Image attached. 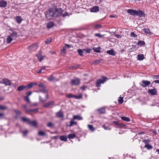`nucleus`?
<instances>
[{"instance_id":"5fc2aeb1","label":"nucleus","mask_w":159,"mask_h":159,"mask_svg":"<svg viewBox=\"0 0 159 159\" xmlns=\"http://www.w3.org/2000/svg\"><path fill=\"white\" fill-rule=\"evenodd\" d=\"M69 13L68 12L66 11H65V12L63 14H62L61 15V16H62L63 17H65L66 16H69V15H68Z\"/></svg>"},{"instance_id":"864d4df0","label":"nucleus","mask_w":159,"mask_h":159,"mask_svg":"<svg viewBox=\"0 0 159 159\" xmlns=\"http://www.w3.org/2000/svg\"><path fill=\"white\" fill-rule=\"evenodd\" d=\"M74 96L75 95L71 94H68L66 96V97L69 98H74Z\"/></svg>"},{"instance_id":"79ce46f5","label":"nucleus","mask_w":159,"mask_h":159,"mask_svg":"<svg viewBox=\"0 0 159 159\" xmlns=\"http://www.w3.org/2000/svg\"><path fill=\"white\" fill-rule=\"evenodd\" d=\"M28 112H33L34 113H36L38 111V109L35 108L32 110H29L28 111Z\"/></svg>"},{"instance_id":"2eb2a0df","label":"nucleus","mask_w":159,"mask_h":159,"mask_svg":"<svg viewBox=\"0 0 159 159\" xmlns=\"http://www.w3.org/2000/svg\"><path fill=\"white\" fill-rule=\"evenodd\" d=\"M106 52L107 53L112 56H115L116 53L114 50L112 49L111 50H107Z\"/></svg>"},{"instance_id":"680f3d73","label":"nucleus","mask_w":159,"mask_h":159,"mask_svg":"<svg viewBox=\"0 0 159 159\" xmlns=\"http://www.w3.org/2000/svg\"><path fill=\"white\" fill-rule=\"evenodd\" d=\"M23 107L25 109V112L26 113H28V111H28L29 110H28L27 109L26 105H24L23 106Z\"/></svg>"},{"instance_id":"2f4dec72","label":"nucleus","mask_w":159,"mask_h":159,"mask_svg":"<svg viewBox=\"0 0 159 159\" xmlns=\"http://www.w3.org/2000/svg\"><path fill=\"white\" fill-rule=\"evenodd\" d=\"M100 49L101 48L100 47H98V48L93 47V49L95 52L98 53H99L100 52Z\"/></svg>"},{"instance_id":"c03bdc74","label":"nucleus","mask_w":159,"mask_h":159,"mask_svg":"<svg viewBox=\"0 0 159 159\" xmlns=\"http://www.w3.org/2000/svg\"><path fill=\"white\" fill-rule=\"evenodd\" d=\"M94 35L96 37H98L99 38H102L104 36V35H102L100 34L96 33L94 34Z\"/></svg>"},{"instance_id":"412c9836","label":"nucleus","mask_w":159,"mask_h":159,"mask_svg":"<svg viewBox=\"0 0 159 159\" xmlns=\"http://www.w3.org/2000/svg\"><path fill=\"white\" fill-rule=\"evenodd\" d=\"M82 117L78 115H74L73 116V120L77 119L78 120H82Z\"/></svg>"},{"instance_id":"de8ad7c7","label":"nucleus","mask_w":159,"mask_h":159,"mask_svg":"<svg viewBox=\"0 0 159 159\" xmlns=\"http://www.w3.org/2000/svg\"><path fill=\"white\" fill-rule=\"evenodd\" d=\"M52 41V39L51 38L46 39L45 41V43L48 44Z\"/></svg>"},{"instance_id":"f257e3e1","label":"nucleus","mask_w":159,"mask_h":159,"mask_svg":"<svg viewBox=\"0 0 159 159\" xmlns=\"http://www.w3.org/2000/svg\"><path fill=\"white\" fill-rule=\"evenodd\" d=\"M64 11L61 7H55V11L52 8H50L45 14L46 17L49 20L51 19L52 17H58L61 16Z\"/></svg>"},{"instance_id":"49530a36","label":"nucleus","mask_w":159,"mask_h":159,"mask_svg":"<svg viewBox=\"0 0 159 159\" xmlns=\"http://www.w3.org/2000/svg\"><path fill=\"white\" fill-rule=\"evenodd\" d=\"M14 111L16 115H20L21 114V112L19 110L15 109L14 110Z\"/></svg>"},{"instance_id":"8fccbe9b","label":"nucleus","mask_w":159,"mask_h":159,"mask_svg":"<svg viewBox=\"0 0 159 159\" xmlns=\"http://www.w3.org/2000/svg\"><path fill=\"white\" fill-rule=\"evenodd\" d=\"M103 128L105 129V130H111V129L109 126H106L105 125H103Z\"/></svg>"},{"instance_id":"bf43d9fd","label":"nucleus","mask_w":159,"mask_h":159,"mask_svg":"<svg viewBox=\"0 0 159 159\" xmlns=\"http://www.w3.org/2000/svg\"><path fill=\"white\" fill-rule=\"evenodd\" d=\"M66 47L65 46H64L63 47L62 49L61 50V53H65V51L66 49Z\"/></svg>"},{"instance_id":"393cba45","label":"nucleus","mask_w":159,"mask_h":159,"mask_svg":"<svg viewBox=\"0 0 159 159\" xmlns=\"http://www.w3.org/2000/svg\"><path fill=\"white\" fill-rule=\"evenodd\" d=\"M74 125H77V122H75L73 120H71L70 121V124L69 125H68V126H73Z\"/></svg>"},{"instance_id":"a211bd4d","label":"nucleus","mask_w":159,"mask_h":159,"mask_svg":"<svg viewBox=\"0 0 159 159\" xmlns=\"http://www.w3.org/2000/svg\"><path fill=\"white\" fill-rule=\"evenodd\" d=\"M24 89H25L26 90V88L25 87V86L21 85V86H19L18 87L17 90L19 91H20L23 90Z\"/></svg>"},{"instance_id":"1a4fd4ad","label":"nucleus","mask_w":159,"mask_h":159,"mask_svg":"<svg viewBox=\"0 0 159 159\" xmlns=\"http://www.w3.org/2000/svg\"><path fill=\"white\" fill-rule=\"evenodd\" d=\"M148 93H150L152 95H155L157 94V91L155 89H149L148 90Z\"/></svg>"},{"instance_id":"dca6fc26","label":"nucleus","mask_w":159,"mask_h":159,"mask_svg":"<svg viewBox=\"0 0 159 159\" xmlns=\"http://www.w3.org/2000/svg\"><path fill=\"white\" fill-rule=\"evenodd\" d=\"M54 25V23L53 22L50 21L47 24V27L48 29H50L52 28Z\"/></svg>"},{"instance_id":"7c9ffc66","label":"nucleus","mask_w":159,"mask_h":159,"mask_svg":"<svg viewBox=\"0 0 159 159\" xmlns=\"http://www.w3.org/2000/svg\"><path fill=\"white\" fill-rule=\"evenodd\" d=\"M37 57L38 60L39 61H41L42 60H43L45 57V56H40V55H37Z\"/></svg>"},{"instance_id":"6e6d98bb","label":"nucleus","mask_w":159,"mask_h":159,"mask_svg":"<svg viewBox=\"0 0 159 159\" xmlns=\"http://www.w3.org/2000/svg\"><path fill=\"white\" fill-rule=\"evenodd\" d=\"M82 94H80L78 96L75 95L74 98L76 99L82 98Z\"/></svg>"},{"instance_id":"13d9d810","label":"nucleus","mask_w":159,"mask_h":159,"mask_svg":"<svg viewBox=\"0 0 159 159\" xmlns=\"http://www.w3.org/2000/svg\"><path fill=\"white\" fill-rule=\"evenodd\" d=\"M47 126L49 127H52L53 126V124L51 122H49L47 124Z\"/></svg>"},{"instance_id":"58836bf2","label":"nucleus","mask_w":159,"mask_h":159,"mask_svg":"<svg viewBox=\"0 0 159 159\" xmlns=\"http://www.w3.org/2000/svg\"><path fill=\"white\" fill-rule=\"evenodd\" d=\"M137 49L136 45H133L132 47L129 49V51L130 52H132L133 51L136 50Z\"/></svg>"},{"instance_id":"cd10ccee","label":"nucleus","mask_w":159,"mask_h":159,"mask_svg":"<svg viewBox=\"0 0 159 159\" xmlns=\"http://www.w3.org/2000/svg\"><path fill=\"white\" fill-rule=\"evenodd\" d=\"M76 136V135L75 134H71L68 135V137L69 139H73Z\"/></svg>"},{"instance_id":"4be33fe9","label":"nucleus","mask_w":159,"mask_h":159,"mask_svg":"<svg viewBox=\"0 0 159 159\" xmlns=\"http://www.w3.org/2000/svg\"><path fill=\"white\" fill-rule=\"evenodd\" d=\"M15 19L17 22L19 24L20 23L22 20L21 17L20 16H17Z\"/></svg>"},{"instance_id":"0eeeda50","label":"nucleus","mask_w":159,"mask_h":159,"mask_svg":"<svg viewBox=\"0 0 159 159\" xmlns=\"http://www.w3.org/2000/svg\"><path fill=\"white\" fill-rule=\"evenodd\" d=\"M37 84V83H30V84H28L27 85L25 86V87L26 88V90L30 89L32 88L33 86L34 85H36Z\"/></svg>"},{"instance_id":"20e7f679","label":"nucleus","mask_w":159,"mask_h":159,"mask_svg":"<svg viewBox=\"0 0 159 159\" xmlns=\"http://www.w3.org/2000/svg\"><path fill=\"white\" fill-rule=\"evenodd\" d=\"M142 84L140 83V85L143 88H145L151 84V82L148 80H142Z\"/></svg>"},{"instance_id":"aec40b11","label":"nucleus","mask_w":159,"mask_h":159,"mask_svg":"<svg viewBox=\"0 0 159 159\" xmlns=\"http://www.w3.org/2000/svg\"><path fill=\"white\" fill-rule=\"evenodd\" d=\"M20 118L24 122H26L29 124L30 120L29 118L25 117H21Z\"/></svg>"},{"instance_id":"603ef678","label":"nucleus","mask_w":159,"mask_h":159,"mask_svg":"<svg viewBox=\"0 0 159 159\" xmlns=\"http://www.w3.org/2000/svg\"><path fill=\"white\" fill-rule=\"evenodd\" d=\"M102 60H103L102 59L100 58L98 60H96L95 61L94 63L96 64H99L100 62H101Z\"/></svg>"},{"instance_id":"338daca9","label":"nucleus","mask_w":159,"mask_h":159,"mask_svg":"<svg viewBox=\"0 0 159 159\" xmlns=\"http://www.w3.org/2000/svg\"><path fill=\"white\" fill-rule=\"evenodd\" d=\"M32 94V92L30 91H27L26 92V94L27 96H26L29 97L30 95Z\"/></svg>"},{"instance_id":"bb28decb","label":"nucleus","mask_w":159,"mask_h":159,"mask_svg":"<svg viewBox=\"0 0 159 159\" xmlns=\"http://www.w3.org/2000/svg\"><path fill=\"white\" fill-rule=\"evenodd\" d=\"M12 39L13 38L10 36H8L6 39L7 43H10L12 40Z\"/></svg>"},{"instance_id":"09e8293b","label":"nucleus","mask_w":159,"mask_h":159,"mask_svg":"<svg viewBox=\"0 0 159 159\" xmlns=\"http://www.w3.org/2000/svg\"><path fill=\"white\" fill-rule=\"evenodd\" d=\"M119 98L120 99H118V103L119 104L122 103L123 102V98L121 97H120Z\"/></svg>"},{"instance_id":"7ed1b4c3","label":"nucleus","mask_w":159,"mask_h":159,"mask_svg":"<svg viewBox=\"0 0 159 159\" xmlns=\"http://www.w3.org/2000/svg\"><path fill=\"white\" fill-rule=\"evenodd\" d=\"M80 83V80L78 78H75L70 81V84L72 85H78Z\"/></svg>"},{"instance_id":"4d7b16f0","label":"nucleus","mask_w":159,"mask_h":159,"mask_svg":"<svg viewBox=\"0 0 159 159\" xmlns=\"http://www.w3.org/2000/svg\"><path fill=\"white\" fill-rule=\"evenodd\" d=\"M38 86L39 88H44V84L42 83H40L38 84Z\"/></svg>"},{"instance_id":"4c0bfd02","label":"nucleus","mask_w":159,"mask_h":159,"mask_svg":"<svg viewBox=\"0 0 159 159\" xmlns=\"http://www.w3.org/2000/svg\"><path fill=\"white\" fill-rule=\"evenodd\" d=\"M83 51H84L85 52L87 53H89L91 52L92 49L89 48H84L83 49Z\"/></svg>"},{"instance_id":"b1692460","label":"nucleus","mask_w":159,"mask_h":159,"mask_svg":"<svg viewBox=\"0 0 159 159\" xmlns=\"http://www.w3.org/2000/svg\"><path fill=\"white\" fill-rule=\"evenodd\" d=\"M60 139L61 141H66L67 139V137L66 135H62L60 136Z\"/></svg>"},{"instance_id":"0e129e2a","label":"nucleus","mask_w":159,"mask_h":159,"mask_svg":"<svg viewBox=\"0 0 159 159\" xmlns=\"http://www.w3.org/2000/svg\"><path fill=\"white\" fill-rule=\"evenodd\" d=\"M65 45L68 48H73V46L72 45H69V44H65Z\"/></svg>"},{"instance_id":"39448f33","label":"nucleus","mask_w":159,"mask_h":159,"mask_svg":"<svg viewBox=\"0 0 159 159\" xmlns=\"http://www.w3.org/2000/svg\"><path fill=\"white\" fill-rule=\"evenodd\" d=\"M137 11L133 9H129L127 11V12L129 14L133 16L136 15Z\"/></svg>"},{"instance_id":"3c124183","label":"nucleus","mask_w":159,"mask_h":159,"mask_svg":"<svg viewBox=\"0 0 159 159\" xmlns=\"http://www.w3.org/2000/svg\"><path fill=\"white\" fill-rule=\"evenodd\" d=\"M95 29H99L102 28V26L100 24H98L95 25L94 26Z\"/></svg>"},{"instance_id":"f8f14e48","label":"nucleus","mask_w":159,"mask_h":159,"mask_svg":"<svg viewBox=\"0 0 159 159\" xmlns=\"http://www.w3.org/2000/svg\"><path fill=\"white\" fill-rule=\"evenodd\" d=\"M54 103V102L53 101H49L45 104L43 106L44 107H47L53 105Z\"/></svg>"},{"instance_id":"4468645a","label":"nucleus","mask_w":159,"mask_h":159,"mask_svg":"<svg viewBox=\"0 0 159 159\" xmlns=\"http://www.w3.org/2000/svg\"><path fill=\"white\" fill-rule=\"evenodd\" d=\"M97 111L99 114L105 113L106 112L105 108L104 107H102L98 109Z\"/></svg>"},{"instance_id":"e433bc0d","label":"nucleus","mask_w":159,"mask_h":159,"mask_svg":"<svg viewBox=\"0 0 159 159\" xmlns=\"http://www.w3.org/2000/svg\"><path fill=\"white\" fill-rule=\"evenodd\" d=\"M38 134L39 135L41 136H43L46 135V134L44 132L41 130L39 131Z\"/></svg>"},{"instance_id":"ddd939ff","label":"nucleus","mask_w":159,"mask_h":159,"mask_svg":"<svg viewBox=\"0 0 159 159\" xmlns=\"http://www.w3.org/2000/svg\"><path fill=\"white\" fill-rule=\"evenodd\" d=\"M2 83L6 85H10L11 84L10 81L7 79H3Z\"/></svg>"},{"instance_id":"a18cd8bd","label":"nucleus","mask_w":159,"mask_h":159,"mask_svg":"<svg viewBox=\"0 0 159 159\" xmlns=\"http://www.w3.org/2000/svg\"><path fill=\"white\" fill-rule=\"evenodd\" d=\"M79 65H75L74 66H70V69L71 70H74L76 68H77L79 67Z\"/></svg>"},{"instance_id":"9b49d317","label":"nucleus","mask_w":159,"mask_h":159,"mask_svg":"<svg viewBox=\"0 0 159 159\" xmlns=\"http://www.w3.org/2000/svg\"><path fill=\"white\" fill-rule=\"evenodd\" d=\"M56 115L57 117L59 118H63L64 117L63 112L61 110L58 112L56 113Z\"/></svg>"},{"instance_id":"6e6552de","label":"nucleus","mask_w":159,"mask_h":159,"mask_svg":"<svg viewBox=\"0 0 159 159\" xmlns=\"http://www.w3.org/2000/svg\"><path fill=\"white\" fill-rule=\"evenodd\" d=\"M38 48V46L37 44L32 45L29 46V48L31 50H35Z\"/></svg>"},{"instance_id":"f704fd0d","label":"nucleus","mask_w":159,"mask_h":159,"mask_svg":"<svg viewBox=\"0 0 159 159\" xmlns=\"http://www.w3.org/2000/svg\"><path fill=\"white\" fill-rule=\"evenodd\" d=\"M83 49H79L77 50V52L79 55H80L81 56H83Z\"/></svg>"},{"instance_id":"c9c22d12","label":"nucleus","mask_w":159,"mask_h":159,"mask_svg":"<svg viewBox=\"0 0 159 159\" xmlns=\"http://www.w3.org/2000/svg\"><path fill=\"white\" fill-rule=\"evenodd\" d=\"M88 128L91 131L93 132L95 130L94 128H93V126L92 125H88Z\"/></svg>"},{"instance_id":"9d476101","label":"nucleus","mask_w":159,"mask_h":159,"mask_svg":"<svg viewBox=\"0 0 159 159\" xmlns=\"http://www.w3.org/2000/svg\"><path fill=\"white\" fill-rule=\"evenodd\" d=\"M7 5V2L6 1L3 0L0 1V7H4L6 6Z\"/></svg>"},{"instance_id":"a19ab883","label":"nucleus","mask_w":159,"mask_h":159,"mask_svg":"<svg viewBox=\"0 0 159 159\" xmlns=\"http://www.w3.org/2000/svg\"><path fill=\"white\" fill-rule=\"evenodd\" d=\"M144 147L145 148H147L148 149H151L152 148V146L150 144H149L148 143L147 144H145Z\"/></svg>"},{"instance_id":"774afa93","label":"nucleus","mask_w":159,"mask_h":159,"mask_svg":"<svg viewBox=\"0 0 159 159\" xmlns=\"http://www.w3.org/2000/svg\"><path fill=\"white\" fill-rule=\"evenodd\" d=\"M113 123L116 125L118 126L119 125L118 122L117 121H113Z\"/></svg>"},{"instance_id":"6ab92c4d","label":"nucleus","mask_w":159,"mask_h":159,"mask_svg":"<svg viewBox=\"0 0 159 159\" xmlns=\"http://www.w3.org/2000/svg\"><path fill=\"white\" fill-rule=\"evenodd\" d=\"M13 39H15L17 37V33L16 32L13 31L12 33L10 35Z\"/></svg>"},{"instance_id":"423d86ee","label":"nucleus","mask_w":159,"mask_h":159,"mask_svg":"<svg viewBox=\"0 0 159 159\" xmlns=\"http://www.w3.org/2000/svg\"><path fill=\"white\" fill-rule=\"evenodd\" d=\"M136 16H139L140 17H143L144 16L145 13L143 11L139 10L137 11Z\"/></svg>"},{"instance_id":"37998d69","label":"nucleus","mask_w":159,"mask_h":159,"mask_svg":"<svg viewBox=\"0 0 159 159\" xmlns=\"http://www.w3.org/2000/svg\"><path fill=\"white\" fill-rule=\"evenodd\" d=\"M24 99L25 101L27 102H30V101L29 97L28 96H25L24 97Z\"/></svg>"},{"instance_id":"f3484780","label":"nucleus","mask_w":159,"mask_h":159,"mask_svg":"<svg viewBox=\"0 0 159 159\" xmlns=\"http://www.w3.org/2000/svg\"><path fill=\"white\" fill-rule=\"evenodd\" d=\"M99 7L98 6H94L91 8V11L92 12H95L99 11Z\"/></svg>"},{"instance_id":"f03ea898","label":"nucleus","mask_w":159,"mask_h":159,"mask_svg":"<svg viewBox=\"0 0 159 159\" xmlns=\"http://www.w3.org/2000/svg\"><path fill=\"white\" fill-rule=\"evenodd\" d=\"M102 79H99L96 81V86L97 87L101 86V84H103L107 80V78L104 76H102Z\"/></svg>"},{"instance_id":"e2e57ef3","label":"nucleus","mask_w":159,"mask_h":159,"mask_svg":"<svg viewBox=\"0 0 159 159\" xmlns=\"http://www.w3.org/2000/svg\"><path fill=\"white\" fill-rule=\"evenodd\" d=\"M130 35L131 37H133L134 38L136 37H137V35L135 34L134 32L131 33Z\"/></svg>"},{"instance_id":"c85d7f7f","label":"nucleus","mask_w":159,"mask_h":159,"mask_svg":"<svg viewBox=\"0 0 159 159\" xmlns=\"http://www.w3.org/2000/svg\"><path fill=\"white\" fill-rule=\"evenodd\" d=\"M143 54H139L137 56V59L138 60H142L144 58Z\"/></svg>"},{"instance_id":"72a5a7b5","label":"nucleus","mask_w":159,"mask_h":159,"mask_svg":"<svg viewBox=\"0 0 159 159\" xmlns=\"http://www.w3.org/2000/svg\"><path fill=\"white\" fill-rule=\"evenodd\" d=\"M121 119L124 121L127 122H129L130 121L129 118L128 117L125 116H122L121 117Z\"/></svg>"},{"instance_id":"5701e85b","label":"nucleus","mask_w":159,"mask_h":159,"mask_svg":"<svg viewBox=\"0 0 159 159\" xmlns=\"http://www.w3.org/2000/svg\"><path fill=\"white\" fill-rule=\"evenodd\" d=\"M55 77L52 74L48 76L47 78L48 80L50 81H53L55 80Z\"/></svg>"},{"instance_id":"a878e982","label":"nucleus","mask_w":159,"mask_h":159,"mask_svg":"<svg viewBox=\"0 0 159 159\" xmlns=\"http://www.w3.org/2000/svg\"><path fill=\"white\" fill-rule=\"evenodd\" d=\"M29 124L31 125L32 126H33L35 127L37 125V122L35 120L32 121H30Z\"/></svg>"},{"instance_id":"69168bd1","label":"nucleus","mask_w":159,"mask_h":159,"mask_svg":"<svg viewBox=\"0 0 159 159\" xmlns=\"http://www.w3.org/2000/svg\"><path fill=\"white\" fill-rule=\"evenodd\" d=\"M153 78L154 79H159V75H153Z\"/></svg>"},{"instance_id":"473e14b6","label":"nucleus","mask_w":159,"mask_h":159,"mask_svg":"<svg viewBox=\"0 0 159 159\" xmlns=\"http://www.w3.org/2000/svg\"><path fill=\"white\" fill-rule=\"evenodd\" d=\"M145 44V43L144 41H142L141 40L139 41L137 43V45L140 46H142L144 45Z\"/></svg>"},{"instance_id":"c756f323","label":"nucleus","mask_w":159,"mask_h":159,"mask_svg":"<svg viewBox=\"0 0 159 159\" xmlns=\"http://www.w3.org/2000/svg\"><path fill=\"white\" fill-rule=\"evenodd\" d=\"M143 31L145 33L150 35L151 34H152L151 32L150 31L149 29L148 28L143 29Z\"/></svg>"},{"instance_id":"052dcab7","label":"nucleus","mask_w":159,"mask_h":159,"mask_svg":"<svg viewBox=\"0 0 159 159\" xmlns=\"http://www.w3.org/2000/svg\"><path fill=\"white\" fill-rule=\"evenodd\" d=\"M39 100L40 101L42 102L43 103H44V102H45L46 101V100H44L42 98V97H41V96H39Z\"/></svg>"},{"instance_id":"ea45409f","label":"nucleus","mask_w":159,"mask_h":159,"mask_svg":"<svg viewBox=\"0 0 159 159\" xmlns=\"http://www.w3.org/2000/svg\"><path fill=\"white\" fill-rule=\"evenodd\" d=\"M7 109V107L2 105H0V110H4Z\"/></svg>"}]
</instances>
